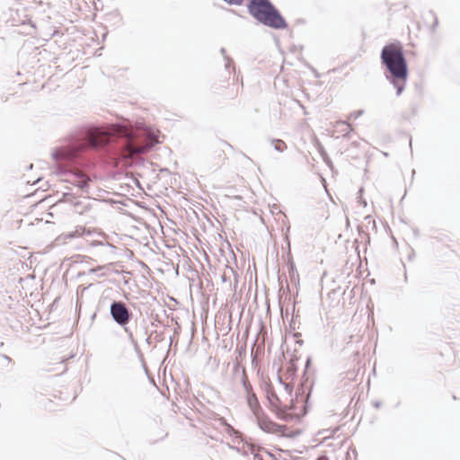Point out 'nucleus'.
I'll use <instances>...</instances> for the list:
<instances>
[{
	"label": "nucleus",
	"instance_id": "nucleus-1",
	"mask_svg": "<svg viewBox=\"0 0 460 460\" xmlns=\"http://www.w3.org/2000/svg\"><path fill=\"white\" fill-rule=\"evenodd\" d=\"M159 143L157 129L143 122L120 119L115 123L83 127L68 146L56 148L51 155L58 172L66 175V181L83 192H87L92 179L77 167L84 153L103 152L127 157L146 154Z\"/></svg>",
	"mask_w": 460,
	"mask_h": 460
},
{
	"label": "nucleus",
	"instance_id": "nucleus-2",
	"mask_svg": "<svg viewBox=\"0 0 460 460\" xmlns=\"http://www.w3.org/2000/svg\"><path fill=\"white\" fill-rule=\"evenodd\" d=\"M385 67V78L396 89V95L402 94L408 78V65L402 47L399 43H390L383 47L380 55Z\"/></svg>",
	"mask_w": 460,
	"mask_h": 460
},
{
	"label": "nucleus",
	"instance_id": "nucleus-3",
	"mask_svg": "<svg viewBox=\"0 0 460 460\" xmlns=\"http://www.w3.org/2000/svg\"><path fill=\"white\" fill-rule=\"evenodd\" d=\"M231 5H242L244 0H223ZM248 13L259 22L270 28L279 30L288 23L279 11L270 0H249Z\"/></svg>",
	"mask_w": 460,
	"mask_h": 460
},
{
	"label": "nucleus",
	"instance_id": "nucleus-4",
	"mask_svg": "<svg viewBox=\"0 0 460 460\" xmlns=\"http://www.w3.org/2000/svg\"><path fill=\"white\" fill-rule=\"evenodd\" d=\"M247 394L249 407L256 416L258 426L267 433L279 434L281 437L295 438L301 435L300 429H290L285 425H279L272 421L268 416L264 415L260 406L258 398L253 392Z\"/></svg>",
	"mask_w": 460,
	"mask_h": 460
},
{
	"label": "nucleus",
	"instance_id": "nucleus-5",
	"mask_svg": "<svg viewBox=\"0 0 460 460\" xmlns=\"http://www.w3.org/2000/svg\"><path fill=\"white\" fill-rule=\"evenodd\" d=\"M110 314L111 319L128 334V339L137 346L134 341L133 333L127 325L133 318V312L128 308L127 304L121 300H114L110 305Z\"/></svg>",
	"mask_w": 460,
	"mask_h": 460
},
{
	"label": "nucleus",
	"instance_id": "nucleus-6",
	"mask_svg": "<svg viewBox=\"0 0 460 460\" xmlns=\"http://www.w3.org/2000/svg\"><path fill=\"white\" fill-rule=\"evenodd\" d=\"M267 398L270 404L272 407V410L276 412L279 419L283 420H288L289 419L293 418L292 414L288 413L284 410L279 408L278 402H279V399L273 391L268 392Z\"/></svg>",
	"mask_w": 460,
	"mask_h": 460
},
{
	"label": "nucleus",
	"instance_id": "nucleus-7",
	"mask_svg": "<svg viewBox=\"0 0 460 460\" xmlns=\"http://www.w3.org/2000/svg\"><path fill=\"white\" fill-rule=\"evenodd\" d=\"M97 203L96 199L84 198L83 200H77L74 203V211L79 215L88 214L92 212L93 206Z\"/></svg>",
	"mask_w": 460,
	"mask_h": 460
},
{
	"label": "nucleus",
	"instance_id": "nucleus-8",
	"mask_svg": "<svg viewBox=\"0 0 460 460\" xmlns=\"http://www.w3.org/2000/svg\"><path fill=\"white\" fill-rule=\"evenodd\" d=\"M242 384H243V386L246 392V394L250 393V392H252V386L248 381V378H247V376H246V372H245V369L243 368L242 370Z\"/></svg>",
	"mask_w": 460,
	"mask_h": 460
},
{
	"label": "nucleus",
	"instance_id": "nucleus-9",
	"mask_svg": "<svg viewBox=\"0 0 460 460\" xmlns=\"http://www.w3.org/2000/svg\"><path fill=\"white\" fill-rule=\"evenodd\" d=\"M273 146H274V149L278 152H283L284 150L287 149V145L284 141L282 140H279V139H272L271 140Z\"/></svg>",
	"mask_w": 460,
	"mask_h": 460
},
{
	"label": "nucleus",
	"instance_id": "nucleus-10",
	"mask_svg": "<svg viewBox=\"0 0 460 460\" xmlns=\"http://www.w3.org/2000/svg\"><path fill=\"white\" fill-rule=\"evenodd\" d=\"M220 53L223 55L225 60H226V68L228 69L230 65L233 63L232 59L226 55V49L225 48H221Z\"/></svg>",
	"mask_w": 460,
	"mask_h": 460
},
{
	"label": "nucleus",
	"instance_id": "nucleus-11",
	"mask_svg": "<svg viewBox=\"0 0 460 460\" xmlns=\"http://www.w3.org/2000/svg\"><path fill=\"white\" fill-rule=\"evenodd\" d=\"M363 191H364L363 188H360L358 190V196L357 199H358V202L359 204H361L363 207H367V201L362 198Z\"/></svg>",
	"mask_w": 460,
	"mask_h": 460
},
{
	"label": "nucleus",
	"instance_id": "nucleus-12",
	"mask_svg": "<svg viewBox=\"0 0 460 460\" xmlns=\"http://www.w3.org/2000/svg\"><path fill=\"white\" fill-rule=\"evenodd\" d=\"M219 421H220V423H221L222 425H224V426H226V430H227L228 432H234V433L236 432V431L234 429V428H233L231 425H229L224 418H220V419H219Z\"/></svg>",
	"mask_w": 460,
	"mask_h": 460
},
{
	"label": "nucleus",
	"instance_id": "nucleus-13",
	"mask_svg": "<svg viewBox=\"0 0 460 460\" xmlns=\"http://www.w3.org/2000/svg\"><path fill=\"white\" fill-rule=\"evenodd\" d=\"M363 114H364V111L363 110L355 111L350 113L349 118H352V119H356L359 118L360 116H362Z\"/></svg>",
	"mask_w": 460,
	"mask_h": 460
},
{
	"label": "nucleus",
	"instance_id": "nucleus-14",
	"mask_svg": "<svg viewBox=\"0 0 460 460\" xmlns=\"http://www.w3.org/2000/svg\"><path fill=\"white\" fill-rule=\"evenodd\" d=\"M339 124H342V125H345L347 127L348 130L347 129L343 130V136L344 137H348L349 132L350 130H352V128H350V125L349 123L345 122V121H340Z\"/></svg>",
	"mask_w": 460,
	"mask_h": 460
},
{
	"label": "nucleus",
	"instance_id": "nucleus-15",
	"mask_svg": "<svg viewBox=\"0 0 460 460\" xmlns=\"http://www.w3.org/2000/svg\"><path fill=\"white\" fill-rule=\"evenodd\" d=\"M430 14L434 17L433 27L435 28L438 25V20L437 16H435V14L432 12H430Z\"/></svg>",
	"mask_w": 460,
	"mask_h": 460
},
{
	"label": "nucleus",
	"instance_id": "nucleus-16",
	"mask_svg": "<svg viewBox=\"0 0 460 460\" xmlns=\"http://www.w3.org/2000/svg\"><path fill=\"white\" fill-rule=\"evenodd\" d=\"M288 267H289V270L291 273H294L295 271V264L293 261H291L289 264H288Z\"/></svg>",
	"mask_w": 460,
	"mask_h": 460
},
{
	"label": "nucleus",
	"instance_id": "nucleus-17",
	"mask_svg": "<svg viewBox=\"0 0 460 460\" xmlns=\"http://www.w3.org/2000/svg\"><path fill=\"white\" fill-rule=\"evenodd\" d=\"M373 405H374V407H376V408H379V407H381L382 402H379V401H376V402L373 403Z\"/></svg>",
	"mask_w": 460,
	"mask_h": 460
},
{
	"label": "nucleus",
	"instance_id": "nucleus-18",
	"mask_svg": "<svg viewBox=\"0 0 460 460\" xmlns=\"http://www.w3.org/2000/svg\"><path fill=\"white\" fill-rule=\"evenodd\" d=\"M2 357H3L6 361H8V362H11V361H12V358H11L9 356H7V355H2Z\"/></svg>",
	"mask_w": 460,
	"mask_h": 460
},
{
	"label": "nucleus",
	"instance_id": "nucleus-19",
	"mask_svg": "<svg viewBox=\"0 0 460 460\" xmlns=\"http://www.w3.org/2000/svg\"><path fill=\"white\" fill-rule=\"evenodd\" d=\"M316 460H329V458L326 456H321Z\"/></svg>",
	"mask_w": 460,
	"mask_h": 460
},
{
	"label": "nucleus",
	"instance_id": "nucleus-20",
	"mask_svg": "<svg viewBox=\"0 0 460 460\" xmlns=\"http://www.w3.org/2000/svg\"><path fill=\"white\" fill-rule=\"evenodd\" d=\"M285 389H286L288 393H290V392H291V390H292L291 388H289V385H288V384H285Z\"/></svg>",
	"mask_w": 460,
	"mask_h": 460
},
{
	"label": "nucleus",
	"instance_id": "nucleus-21",
	"mask_svg": "<svg viewBox=\"0 0 460 460\" xmlns=\"http://www.w3.org/2000/svg\"><path fill=\"white\" fill-rule=\"evenodd\" d=\"M95 271H97V269H91L90 270V272H95Z\"/></svg>",
	"mask_w": 460,
	"mask_h": 460
},
{
	"label": "nucleus",
	"instance_id": "nucleus-22",
	"mask_svg": "<svg viewBox=\"0 0 460 460\" xmlns=\"http://www.w3.org/2000/svg\"><path fill=\"white\" fill-rule=\"evenodd\" d=\"M309 364H310V359L308 358L306 361V367H308Z\"/></svg>",
	"mask_w": 460,
	"mask_h": 460
}]
</instances>
